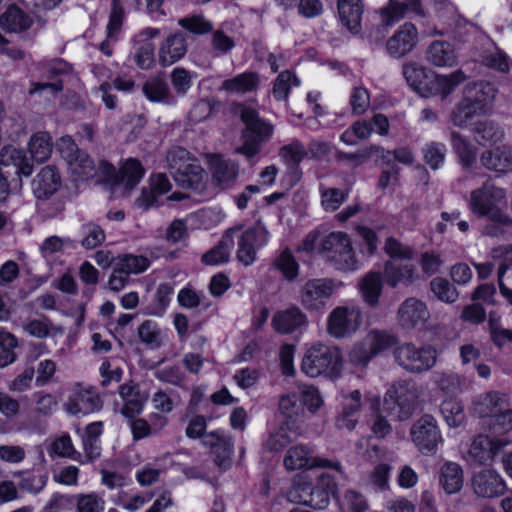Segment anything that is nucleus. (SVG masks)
<instances>
[{"mask_svg":"<svg viewBox=\"0 0 512 512\" xmlns=\"http://www.w3.org/2000/svg\"><path fill=\"white\" fill-rule=\"evenodd\" d=\"M327 261H329L337 270L354 271L357 269V260L355 258L351 241L347 234L343 232H332L326 236L319 247Z\"/></svg>","mask_w":512,"mask_h":512,"instance_id":"obj_5","label":"nucleus"},{"mask_svg":"<svg viewBox=\"0 0 512 512\" xmlns=\"http://www.w3.org/2000/svg\"><path fill=\"white\" fill-rule=\"evenodd\" d=\"M33 24L29 14L16 5H10L0 16V26L8 33H19L28 30Z\"/></svg>","mask_w":512,"mask_h":512,"instance_id":"obj_27","label":"nucleus"},{"mask_svg":"<svg viewBox=\"0 0 512 512\" xmlns=\"http://www.w3.org/2000/svg\"><path fill=\"white\" fill-rule=\"evenodd\" d=\"M450 137L453 149L456 152L460 163L467 169L471 168L476 162V147L458 132L452 131Z\"/></svg>","mask_w":512,"mask_h":512,"instance_id":"obj_39","label":"nucleus"},{"mask_svg":"<svg viewBox=\"0 0 512 512\" xmlns=\"http://www.w3.org/2000/svg\"><path fill=\"white\" fill-rule=\"evenodd\" d=\"M144 95L152 102L172 105L176 102L163 75L150 77L142 87Z\"/></svg>","mask_w":512,"mask_h":512,"instance_id":"obj_29","label":"nucleus"},{"mask_svg":"<svg viewBox=\"0 0 512 512\" xmlns=\"http://www.w3.org/2000/svg\"><path fill=\"white\" fill-rule=\"evenodd\" d=\"M292 85L299 86L300 81L289 70H284L275 79L272 88V95L277 101H285L288 98Z\"/></svg>","mask_w":512,"mask_h":512,"instance_id":"obj_50","label":"nucleus"},{"mask_svg":"<svg viewBox=\"0 0 512 512\" xmlns=\"http://www.w3.org/2000/svg\"><path fill=\"white\" fill-rule=\"evenodd\" d=\"M238 231L239 228L237 227L226 230L219 244L202 256V262L211 266L227 263L230 259L231 249L234 246V235L237 234Z\"/></svg>","mask_w":512,"mask_h":512,"instance_id":"obj_25","label":"nucleus"},{"mask_svg":"<svg viewBox=\"0 0 512 512\" xmlns=\"http://www.w3.org/2000/svg\"><path fill=\"white\" fill-rule=\"evenodd\" d=\"M176 184L182 189L198 190L203 187L206 173L200 164L192 165L187 170L173 174Z\"/></svg>","mask_w":512,"mask_h":512,"instance_id":"obj_38","label":"nucleus"},{"mask_svg":"<svg viewBox=\"0 0 512 512\" xmlns=\"http://www.w3.org/2000/svg\"><path fill=\"white\" fill-rule=\"evenodd\" d=\"M306 155L307 150L298 140H294L291 143L284 145L279 151V156L289 168H299L300 162Z\"/></svg>","mask_w":512,"mask_h":512,"instance_id":"obj_52","label":"nucleus"},{"mask_svg":"<svg viewBox=\"0 0 512 512\" xmlns=\"http://www.w3.org/2000/svg\"><path fill=\"white\" fill-rule=\"evenodd\" d=\"M365 340L372 350L374 356L396 344L395 336L386 331L380 330L370 331L367 334Z\"/></svg>","mask_w":512,"mask_h":512,"instance_id":"obj_53","label":"nucleus"},{"mask_svg":"<svg viewBox=\"0 0 512 512\" xmlns=\"http://www.w3.org/2000/svg\"><path fill=\"white\" fill-rule=\"evenodd\" d=\"M178 25L190 33L197 35H203L213 30L212 23L200 15L180 18L178 20Z\"/></svg>","mask_w":512,"mask_h":512,"instance_id":"obj_60","label":"nucleus"},{"mask_svg":"<svg viewBox=\"0 0 512 512\" xmlns=\"http://www.w3.org/2000/svg\"><path fill=\"white\" fill-rule=\"evenodd\" d=\"M174 286V282L161 283L158 285L153 304L149 307V314L155 316H162L164 314L174 293Z\"/></svg>","mask_w":512,"mask_h":512,"instance_id":"obj_49","label":"nucleus"},{"mask_svg":"<svg viewBox=\"0 0 512 512\" xmlns=\"http://www.w3.org/2000/svg\"><path fill=\"white\" fill-rule=\"evenodd\" d=\"M138 335L141 341L151 349L159 348L162 345V331L157 322L153 320H145L138 327Z\"/></svg>","mask_w":512,"mask_h":512,"instance_id":"obj_51","label":"nucleus"},{"mask_svg":"<svg viewBox=\"0 0 512 512\" xmlns=\"http://www.w3.org/2000/svg\"><path fill=\"white\" fill-rule=\"evenodd\" d=\"M299 392L301 403L310 412H316L322 405L323 399L319 390L313 385H300Z\"/></svg>","mask_w":512,"mask_h":512,"instance_id":"obj_62","label":"nucleus"},{"mask_svg":"<svg viewBox=\"0 0 512 512\" xmlns=\"http://www.w3.org/2000/svg\"><path fill=\"white\" fill-rule=\"evenodd\" d=\"M379 12L384 26L393 25L409 13L419 17L425 16L421 0H389Z\"/></svg>","mask_w":512,"mask_h":512,"instance_id":"obj_16","label":"nucleus"},{"mask_svg":"<svg viewBox=\"0 0 512 512\" xmlns=\"http://www.w3.org/2000/svg\"><path fill=\"white\" fill-rule=\"evenodd\" d=\"M236 227L239 228L234 235V239L238 240L236 258L244 266H250L257 259V251L268 243L270 234L261 222H256L244 231H241L240 226Z\"/></svg>","mask_w":512,"mask_h":512,"instance_id":"obj_8","label":"nucleus"},{"mask_svg":"<svg viewBox=\"0 0 512 512\" xmlns=\"http://www.w3.org/2000/svg\"><path fill=\"white\" fill-rule=\"evenodd\" d=\"M432 293L442 302L453 303L458 298V292L447 279L436 277L430 282Z\"/></svg>","mask_w":512,"mask_h":512,"instance_id":"obj_57","label":"nucleus"},{"mask_svg":"<svg viewBox=\"0 0 512 512\" xmlns=\"http://www.w3.org/2000/svg\"><path fill=\"white\" fill-rule=\"evenodd\" d=\"M440 484L448 494L457 493L463 485V471L455 462L445 463L440 470Z\"/></svg>","mask_w":512,"mask_h":512,"instance_id":"obj_37","label":"nucleus"},{"mask_svg":"<svg viewBox=\"0 0 512 512\" xmlns=\"http://www.w3.org/2000/svg\"><path fill=\"white\" fill-rule=\"evenodd\" d=\"M440 411L449 427H459L465 418L463 405L454 397H447L440 405Z\"/></svg>","mask_w":512,"mask_h":512,"instance_id":"obj_46","label":"nucleus"},{"mask_svg":"<svg viewBox=\"0 0 512 512\" xmlns=\"http://www.w3.org/2000/svg\"><path fill=\"white\" fill-rule=\"evenodd\" d=\"M171 83L178 96H184L192 86V75L184 68L177 67L171 72Z\"/></svg>","mask_w":512,"mask_h":512,"instance_id":"obj_63","label":"nucleus"},{"mask_svg":"<svg viewBox=\"0 0 512 512\" xmlns=\"http://www.w3.org/2000/svg\"><path fill=\"white\" fill-rule=\"evenodd\" d=\"M368 504L360 493L354 490H348L344 494L342 510L344 512H365Z\"/></svg>","mask_w":512,"mask_h":512,"instance_id":"obj_64","label":"nucleus"},{"mask_svg":"<svg viewBox=\"0 0 512 512\" xmlns=\"http://www.w3.org/2000/svg\"><path fill=\"white\" fill-rule=\"evenodd\" d=\"M168 167L172 174L184 171L199 162L193 158L188 150L183 147H174L167 154Z\"/></svg>","mask_w":512,"mask_h":512,"instance_id":"obj_48","label":"nucleus"},{"mask_svg":"<svg viewBox=\"0 0 512 512\" xmlns=\"http://www.w3.org/2000/svg\"><path fill=\"white\" fill-rule=\"evenodd\" d=\"M362 323L359 307L338 306L332 310L327 320V331L330 336L341 339L354 334Z\"/></svg>","mask_w":512,"mask_h":512,"instance_id":"obj_10","label":"nucleus"},{"mask_svg":"<svg viewBox=\"0 0 512 512\" xmlns=\"http://www.w3.org/2000/svg\"><path fill=\"white\" fill-rule=\"evenodd\" d=\"M114 265L115 271L129 276L146 271L150 266V260L142 255L124 254L116 258Z\"/></svg>","mask_w":512,"mask_h":512,"instance_id":"obj_40","label":"nucleus"},{"mask_svg":"<svg viewBox=\"0 0 512 512\" xmlns=\"http://www.w3.org/2000/svg\"><path fill=\"white\" fill-rule=\"evenodd\" d=\"M29 151L31 158L37 163H43L48 160L52 153L50 135L45 132L33 135L29 142Z\"/></svg>","mask_w":512,"mask_h":512,"instance_id":"obj_45","label":"nucleus"},{"mask_svg":"<svg viewBox=\"0 0 512 512\" xmlns=\"http://www.w3.org/2000/svg\"><path fill=\"white\" fill-rule=\"evenodd\" d=\"M82 240L81 245L85 249H93L100 246L105 241V232L97 224L88 222L81 227Z\"/></svg>","mask_w":512,"mask_h":512,"instance_id":"obj_55","label":"nucleus"},{"mask_svg":"<svg viewBox=\"0 0 512 512\" xmlns=\"http://www.w3.org/2000/svg\"><path fill=\"white\" fill-rule=\"evenodd\" d=\"M306 324V315L296 306L278 311L272 318L273 328L281 334L292 333Z\"/></svg>","mask_w":512,"mask_h":512,"instance_id":"obj_21","label":"nucleus"},{"mask_svg":"<svg viewBox=\"0 0 512 512\" xmlns=\"http://www.w3.org/2000/svg\"><path fill=\"white\" fill-rule=\"evenodd\" d=\"M240 118L245 127L241 133L242 145L236 148V152L252 158L257 155L264 143L272 136L274 127L271 123L261 118L258 112L247 106H242Z\"/></svg>","mask_w":512,"mask_h":512,"instance_id":"obj_3","label":"nucleus"},{"mask_svg":"<svg viewBox=\"0 0 512 512\" xmlns=\"http://www.w3.org/2000/svg\"><path fill=\"white\" fill-rule=\"evenodd\" d=\"M474 493L483 498H495L506 492V483L494 469H483L472 478Z\"/></svg>","mask_w":512,"mask_h":512,"instance_id":"obj_15","label":"nucleus"},{"mask_svg":"<svg viewBox=\"0 0 512 512\" xmlns=\"http://www.w3.org/2000/svg\"><path fill=\"white\" fill-rule=\"evenodd\" d=\"M427 60L437 67H452L457 63V54L452 45L445 41H433L426 52Z\"/></svg>","mask_w":512,"mask_h":512,"instance_id":"obj_30","label":"nucleus"},{"mask_svg":"<svg viewBox=\"0 0 512 512\" xmlns=\"http://www.w3.org/2000/svg\"><path fill=\"white\" fill-rule=\"evenodd\" d=\"M274 265L289 281L296 279L299 274V265L288 248L275 259Z\"/></svg>","mask_w":512,"mask_h":512,"instance_id":"obj_56","label":"nucleus"},{"mask_svg":"<svg viewBox=\"0 0 512 512\" xmlns=\"http://www.w3.org/2000/svg\"><path fill=\"white\" fill-rule=\"evenodd\" d=\"M403 76L413 90L424 97H428L432 78L429 77L426 68L417 63H407L403 66Z\"/></svg>","mask_w":512,"mask_h":512,"instance_id":"obj_35","label":"nucleus"},{"mask_svg":"<svg viewBox=\"0 0 512 512\" xmlns=\"http://www.w3.org/2000/svg\"><path fill=\"white\" fill-rule=\"evenodd\" d=\"M62 158L66 161L68 170L74 181H86L93 176H98V181L109 188L123 187L125 190H133L145 174L141 162L135 158H128L120 162L117 169L114 165L101 160L98 168L91 157L78 148L72 137L63 136L57 143Z\"/></svg>","mask_w":512,"mask_h":512,"instance_id":"obj_1","label":"nucleus"},{"mask_svg":"<svg viewBox=\"0 0 512 512\" xmlns=\"http://www.w3.org/2000/svg\"><path fill=\"white\" fill-rule=\"evenodd\" d=\"M279 410L288 421L299 416L303 411V405L299 400V396L296 393H288L283 395L279 401Z\"/></svg>","mask_w":512,"mask_h":512,"instance_id":"obj_61","label":"nucleus"},{"mask_svg":"<svg viewBox=\"0 0 512 512\" xmlns=\"http://www.w3.org/2000/svg\"><path fill=\"white\" fill-rule=\"evenodd\" d=\"M509 444L505 438H491L487 435H478L469 448V456L478 464L492 463L495 458Z\"/></svg>","mask_w":512,"mask_h":512,"instance_id":"obj_14","label":"nucleus"},{"mask_svg":"<svg viewBox=\"0 0 512 512\" xmlns=\"http://www.w3.org/2000/svg\"><path fill=\"white\" fill-rule=\"evenodd\" d=\"M301 370L312 378L320 375L337 376L341 371L340 353L336 348L324 344L314 345L306 351Z\"/></svg>","mask_w":512,"mask_h":512,"instance_id":"obj_4","label":"nucleus"},{"mask_svg":"<svg viewBox=\"0 0 512 512\" xmlns=\"http://www.w3.org/2000/svg\"><path fill=\"white\" fill-rule=\"evenodd\" d=\"M417 398L415 385L407 381H401L387 390L383 400V408L388 414H395L399 421H404L413 414Z\"/></svg>","mask_w":512,"mask_h":512,"instance_id":"obj_7","label":"nucleus"},{"mask_svg":"<svg viewBox=\"0 0 512 512\" xmlns=\"http://www.w3.org/2000/svg\"><path fill=\"white\" fill-rule=\"evenodd\" d=\"M495 95L496 89L488 82L468 83L463 89L462 100L451 112V122L465 127L473 117L485 114L491 108Z\"/></svg>","mask_w":512,"mask_h":512,"instance_id":"obj_2","label":"nucleus"},{"mask_svg":"<svg viewBox=\"0 0 512 512\" xmlns=\"http://www.w3.org/2000/svg\"><path fill=\"white\" fill-rule=\"evenodd\" d=\"M432 381L447 397L459 393L463 384V379L458 374L449 371L434 372Z\"/></svg>","mask_w":512,"mask_h":512,"instance_id":"obj_43","label":"nucleus"},{"mask_svg":"<svg viewBox=\"0 0 512 512\" xmlns=\"http://www.w3.org/2000/svg\"><path fill=\"white\" fill-rule=\"evenodd\" d=\"M508 397L500 392H488L481 395L474 406V411L480 417L494 418L499 411L509 407Z\"/></svg>","mask_w":512,"mask_h":512,"instance_id":"obj_28","label":"nucleus"},{"mask_svg":"<svg viewBox=\"0 0 512 512\" xmlns=\"http://www.w3.org/2000/svg\"><path fill=\"white\" fill-rule=\"evenodd\" d=\"M470 204L472 211L479 216H485L503 225H509L512 222L502 213L499 201L494 194H472Z\"/></svg>","mask_w":512,"mask_h":512,"instance_id":"obj_19","label":"nucleus"},{"mask_svg":"<svg viewBox=\"0 0 512 512\" xmlns=\"http://www.w3.org/2000/svg\"><path fill=\"white\" fill-rule=\"evenodd\" d=\"M338 13L342 24L353 33L361 28L363 5L361 0H338Z\"/></svg>","mask_w":512,"mask_h":512,"instance_id":"obj_31","label":"nucleus"},{"mask_svg":"<svg viewBox=\"0 0 512 512\" xmlns=\"http://www.w3.org/2000/svg\"><path fill=\"white\" fill-rule=\"evenodd\" d=\"M475 140L480 145L497 143L504 137L503 129L491 120L480 121L472 129Z\"/></svg>","mask_w":512,"mask_h":512,"instance_id":"obj_41","label":"nucleus"},{"mask_svg":"<svg viewBox=\"0 0 512 512\" xmlns=\"http://www.w3.org/2000/svg\"><path fill=\"white\" fill-rule=\"evenodd\" d=\"M75 512H104L105 501L97 493L78 494L75 496Z\"/></svg>","mask_w":512,"mask_h":512,"instance_id":"obj_58","label":"nucleus"},{"mask_svg":"<svg viewBox=\"0 0 512 512\" xmlns=\"http://www.w3.org/2000/svg\"><path fill=\"white\" fill-rule=\"evenodd\" d=\"M102 406L103 401L96 388L81 383L73 387L64 404L65 410L71 415L93 413L99 411Z\"/></svg>","mask_w":512,"mask_h":512,"instance_id":"obj_11","label":"nucleus"},{"mask_svg":"<svg viewBox=\"0 0 512 512\" xmlns=\"http://www.w3.org/2000/svg\"><path fill=\"white\" fill-rule=\"evenodd\" d=\"M260 77L256 72L247 71L222 82L220 90L230 94H245L257 90Z\"/></svg>","mask_w":512,"mask_h":512,"instance_id":"obj_32","label":"nucleus"},{"mask_svg":"<svg viewBox=\"0 0 512 512\" xmlns=\"http://www.w3.org/2000/svg\"><path fill=\"white\" fill-rule=\"evenodd\" d=\"M36 206L38 211L46 218L55 217L64 208V204L57 194H38Z\"/></svg>","mask_w":512,"mask_h":512,"instance_id":"obj_54","label":"nucleus"},{"mask_svg":"<svg viewBox=\"0 0 512 512\" xmlns=\"http://www.w3.org/2000/svg\"><path fill=\"white\" fill-rule=\"evenodd\" d=\"M429 317L426 304L417 298H407L398 309L399 322L404 328L424 325Z\"/></svg>","mask_w":512,"mask_h":512,"instance_id":"obj_18","label":"nucleus"},{"mask_svg":"<svg viewBox=\"0 0 512 512\" xmlns=\"http://www.w3.org/2000/svg\"><path fill=\"white\" fill-rule=\"evenodd\" d=\"M334 292L330 279L320 278L307 281L300 290V302L308 310H319L325 306Z\"/></svg>","mask_w":512,"mask_h":512,"instance_id":"obj_13","label":"nucleus"},{"mask_svg":"<svg viewBox=\"0 0 512 512\" xmlns=\"http://www.w3.org/2000/svg\"><path fill=\"white\" fill-rule=\"evenodd\" d=\"M395 361L399 366L412 373H420L431 369L437 359V352L432 346L417 347L412 343H404L394 350Z\"/></svg>","mask_w":512,"mask_h":512,"instance_id":"obj_9","label":"nucleus"},{"mask_svg":"<svg viewBox=\"0 0 512 512\" xmlns=\"http://www.w3.org/2000/svg\"><path fill=\"white\" fill-rule=\"evenodd\" d=\"M284 466L287 470H298L303 468H330L342 473V466L339 461L326 458L314 457L311 450L303 444L292 446L288 449L284 458Z\"/></svg>","mask_w":512,"mask_h":512,"instance_id":"obj_12","label":"nucleus"},{"mask_svg":"<svg viewBox=\"0 0 512 512\" xmlns=\"http://www.w3.org/2000/svg\"><path fill=\"white\" fill-rule=\"evenodd\" d=\"M33 184L34 192H58L61 178L54 166H46L41 169Z\"/></svg>","mask_w":512,"mask_h":512,"instance_id":"obj_44","label":"nucleus"},{"mask_svg":"<svg viewBox=\"0 0 512 512\" xmlns=\"http://www.w3.org/2000/svg\"><path fill=\"white\" fill-rule=\"evenodd\" d=\"M0 166H13L14 174L30 176L33 166L28 162L22 150L13 146H5L0 150Z\"/></svg>","mask_w":512,"mask_h":512,"instance_id":"obj_34","label":"nucleus"},{"mask_svg":"<svg viewBox=\"0 0 512 512\" xmlns=\"http://www.w3.org/2000/svg\"><path fill=\"white\" fill-rule=\"evenodd\" d=\"M301 428L295 422L286 421L280 428L271 433L264 446L271 452H278L287 447L301 435Z\"/></svg>","mask_w":512,"mask_h":512,"instance_id":"obj_26","label":"nucleus"},{"mask_svg":"<svg viewBox=\"0 0 512 512\" xmlns=\"http://www.w3.org/2000/svg\"><path fill=\"white\" fill-rule=\"evenodd\" d=\"M418 41V32L412 23L401 25L386 43V49L390 56L401 58L411 52Z\"/></svg>","mask_w":512,"mask_h":512,"instance_id":"obj_17","label":"nucleus"},{"mask_svg":"<svg viewBox=\"0 0 512 512\" xmlns=\"http://www.w3.org/2000/svg\"><path fill=\"white\" fill-rule=\"evenodd\" d=\"M382 276L378 272L368 273L361 281L360 290L364 301L370 306L378 303L382 293Z\"/></svg>","mask_w":512,"mask_h":512,"instance_id":"obj_42","label":"nucleus"},{"mask_svg":"<svg viewBox=\"0 0 512 512\" xmlns=\"http://www.w3.org/2000/svg\"><path fill=\"white\" fill-rule=\"evenodd\" d=\"M482 63L486 67L502 73L509 71V58L503 50L497 47L483 52Z\"/></svg>","mask_w":512,"mask_h":512,"instance_id":"obj_59","label":"nucleus"},{"mask_svg":"<svg viewBox=\"0 0 512 512\" xmlns=\"http://www.w3.org/2000/svg\"><path fill=\"white\" fill-rule=\"evenodd\" d=\"M466 79L467 76L462 70H456L449 75H434L429 87L428 96L440 95L444 99Z\"/></svg>","mask_w":512,"mask_h":512,"instance_id":"obj_33","label":"nucleus"},{"mask_svg":"<svg viewBox=\"0 0 512 512\" xmlns=\"http://www.w3.org/2000/svg\"><path fill=\"white\" fill-rule=\"evenodd\" d=\"M187 52V42L182 32H176L168 36L159 49V62L163 67L169 66L180 60Z\"/></svg>","mask_w":512,"mask_h":512,"instance_id":"obj_20","label":"nucleus"},{"mask_svg":"<svg viewBox=\"0 0 512 512\" xmlns=\"http://www.w3.org/2000/svg\"><path fill=\"white\" fill-rule=\"evenodd\" d=\"M418 278L416 267L412 264H398L389 260L384 266V280L392 288L398 284L410 285Z\"/></svg>","mask_w":512,"mask_h":512,"instance_id":"obj_24","label":"nucleus"},{"mask_svg":"<svg viewBox=\"0 0 512 512\" xmlns=\"http://www.w3.org/2000/svg\"><path fill=\"white\" fill-rule=\"evenodd\" d=\"M203 444L210 447L216 454V462L220 465L228 458L234 447L232 439L222 431L206 433L202 439Z\"/></svg>","mask_w":512,"mask_h":512,"instance_id":"obj_36","label":"nucleus"},{"mask_svg":"<svg viewBox=\"0 0 512 512\" xmlns=\"http://www.w3.org/2000/svg\"><path fill=\"white\" fill-rule=\"evenodd\" d=\"M212 179L220 189H230L235 183L239 171L238 165L231 161L214 156L211 159Z\"/></svg>","mask_w":512,"mask_h":512,"instance_id":"obj_23","label":"nucleus"},{"mask_svg":"<svg viewBox=\"0 0 512 512\" xmlns=\"http://www.w3.org/2000/svg\"><path fill=\"white\" fill-rule=\"evenodd\" d=\"M481 164L497 173L512 171V147L500 146L484 151L480 156Z\"/></svg>","mask_w":512,"mask_h":512,"instance_id":"obj_22","label":"nucleus"},{"mask_svg":"<svg viewBox=\"0 0 512 512\" xmlns=\"http://www.w3.org/2000/svg\"><path fill=\"white\" fill-rule=\"evenodd\" d=\"M421 153L425 164L432 170H437L444 163L447 147L444 143L430 141L422 147Z\"/></svg>","mask_w":512,"mask_h":512,"instance_id":"obj_47","label":"nucleus"},{"mask_svg":"<svg viewBox=\"0 0 512 512\" xmlns=\"http://www.w3.org/2000/svg\"><path fill=\"white\" fill-rule=\"evenodd\" d=\"M410 439L419 453L424 456L435 455L444 443L437 420L430 414H424L411 426Z\"/></svg>","mask_w":512,"mask_h":512,"instance_id":"obj_6","label":"nucleus"}]
</instances>
